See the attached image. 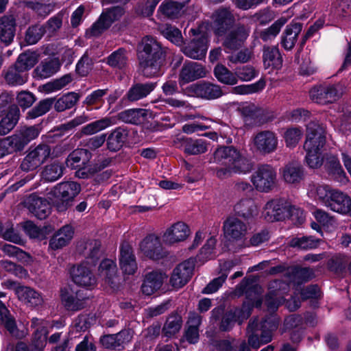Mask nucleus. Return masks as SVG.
I'll return each instance as SVG.
<instances>
[{"mask_svg": "<svg viewBox=\"0 0 351 351\" xmlns=\"http://www.w3.org/2000/svg\"><path fill=\"white\" fill-rule=\"evenodd\" d=\"M16 25V19L12 15L0 19V44L3 47H7L13 42Z\"/></svg>", "mask_w": 351, "mask_h": 351, "instance_id": "nucleus-34", "label": "nucleus"}, {"mask_svg": "<svg viewBox=\"0 0 351 351\" xmlns=\"http://www.w3.org/2000/svg\"><path fill=\"white\" fill-rule=\"evenodd\" d=\"M185 91L189 96L209 101L219 99L225 94L219 85L206 80L190 84Z\"/></svg>", "mask_w": 351, "mask_h": 351, "instance_id": "nucleus-7", "label": "nucleus"}, {"mask_svg": "<svg viewBox=\"0 0 351 351\" xmlns=\"http://www.w3.org/2000/svg\"><path fill=\"white\" fill-rule=\"evenodd\" d=\"M311 99L319 104H331L340 97L335 85L314 86L309 91Z\"/></svg>", "mask_w": 351, "mask_h": 351, "instance_id": "nucleus-23", "label": "nucleus"}, {"mask_svg": "<svg viewBox=\"0 0 351 351\" xmlns=\"http://www.w3.org/2000/svg\"><path fill=\"white\" fill-rule=\"evenodd\" d=\"M194 270L193 262L185 261L178 264L171 273L169 283L174 289H180L191 280Z\"/></svg>", "mask_w": 351, "mask_h": 351, "instance_id": "nucleus-21", "label": "nucleus"}, {"mask_svg": "<svg viewBox=\"0 0 351 351\" xmlns=\"http://www.w3.org/2000/svg\"><path fill=\"white\" fill-rule=\"evenodd\" d=\"M288 19L286 16H281L278 19L268 28L262 30L260 33V38L264 42L274 40L280 33L281 28L287 23Z\"/></svg>", "mask_w": 351, "mask_h": 351, "instance_id": "nucleus-52", "label": "nucleus"}, {"mask_svg": "<svg viewBox=\"0 0 351 351\" xmlns=\"http://www.w3.org/2000/svg\"><path fill=\"white\" fill-rule=\"evenodd\" d=\"M140 249L149 259L159 261L166 256L160 239L154 234L147 235L140 243Z\"/></svg>", "mask_w": 351, "mask_h": 351, "instance_id": "nucleus-19", "label": "nucleus"}, {"mask_svg": "<svg viewBox=\"0 0 351 351\" xmlns=\"http://www.w3.org/2000/svg\"><path fill=\"white\" fill-rule=\"evenodd\" d=\"M324 167L328 177L333 181L340 184H346L348 181V178L337 156L327 155Z\"/></svg>", "mask_w": 351, "mask_h": 351, "instance_id": "nucleus-25", "label": "nucleus"}, {"mask_svg": "<svg viewBox=\"0 0 351 351\" xmlns=\"http://www.w3.org/2000/svg\"><path fill=\"white\" fill-rule=\"evenodd\" d=\"M147 116V110L130 108L119 112L117 118L125 123L138 125L143 123Z\"/></svg>", "mask_w": 351, "mask_h": 351, "instance_id": "nucleus-41", "label": "nucleus"}, {"mask_svg": "<svg viewBox=\"0 0 351 351\" xmlns=\"http://www.w3.org/2000/svg\"><path fill=\"white\" fill-rule=\"evenodd\" d=\"M125 10L123 6L114 5L103 9L98 19L86 29V37H99L108 30L112 25L119 21L124 15Z\"/></svg>", "mask_w": 351, "mask_h": 351, "instance_id": "nucleus-6", "label": "nucleus"}, {"mask_svg": "<svg viewBox=\"0 0 351 351\" xmlns=\"http://www.w3.org/2000/svg\"><path fill=\"white\" fill-rule=\"evenodd\" d=\"M48 332L44 327L37 328L32 334L31 349L32 351H43L47 343Z\"/></svg>", "mask_w": 351, "mask_h": 351, "instance_id": "nucleus-57", "label": "nucleus"}, {"mask_svg": "<svg viewBox=\"0 0 351 351\" xmlns=\"http://www.w3.org/2000/svg\"><path fill=\"white\" fill-rule=\"evenodd\" d=\"M39 55L30 50L21 53L15 63L10 66L5 74L6 82L11 86H19L27 82V77L21 73L32 69L38 62Z\"/></svg>", "mask_w": 351, "mask_h": 351, "instance_id": "nucleus-4", "label": "nucleus"}, {"mask_svg": "<svg viewBox=\"0 0 351 351\" xmlns=\"http://www.w3.org/2000/svg\"><path fill=\"white\" fill-rule=\"evenodd\" d=\"M60 297L62 305L69 311H78L84 308L80 303V299H75L74 291L69 287L60 289Z\"/></svg>", "mask_w": 351, "mask_h": 351, "instance_id": "nucleus-45", "label": "nucleus"}, {"mask_svg": "<svg viewBox=\"0 0 351 351\" xmlns=\"http://www.w3.org/2000/svg\"><path fill=\"white\" fill-rule=\"evenodd\" d=\"M182 317L177 312L170 314L163 326L162 333L163 336L171 338L178 333L182 326Z\"/></svg>", "mask_w": 351, "mask_h": 351, "instance_id": "nucleus-46", "label": "nucleus"}, {"mask_svg": "<svg viewBox=\"0 0 351 351\" xmlns=\"http://www.w3.org/2000/svg\"><path fill=\"white\" fill-rule=\"evenodd\" d=\"M88 119V117L86 115L77 116L66 123L55 126L48 132V136L53 138H61L76 127L87 122Z\"/></svg>", "mask_w": 351, "mask_h": 351, "instance_id": "nucleus-40", "label": "nucleus"}, {"mask_svg": "<svg viewBox=\"0 0 351 351\" xmlns=\"http://www.w3.org/2000/svg\"><path fill=\"white\" fill-rule=\"evenodd\" d=\"M93 61L87 52H85L77 61L75 72L80 77H86L93 69Z\"/></svg>", "mask_w": 351, "mask_h": 351, "instance_id": "nucleus-59", "label": "nucleus"}, {"mask_svg": "<svg viewBox=\"0 0 351 351\" xmlns=\"http://www.w3.org/2000/svg\"><path fill=\"white\" fill-rule=\"evenodd\" d=\"M275 283L276 289L269 290L265 298V303L267 308L273 311H276L280 304L279 300L277 298L278 291L281 289H287L288 287V285L282 281L275 282Z\"/></svg>", "mask_w": 351, "mask_h": 351, "instance_id": "nucleus-55", "label": "nucleus"}, {"mask_svg": "<svg viewBox=\"0 0 351 351\" xmlns=\"http://www.w3.org/2000/svg\"><path fill=\"white\" fill-rule=\"evenodd\" d=\"M326 132L324 127L318 121H311L306 125V140L304 149L320 151L326 144Z\"/></svg>", "mask_w": 351, "mask_h": 351, "instance_id": "nucleus-8", "label": "nucleus"}, {"mask_svg": "<svg viewBox=\"0 0 351 351\" xmlns=\"http://www.w3.org/2000/svg\"><path fill=\"white\" fill-rule=\"evenodd\" d=\"M0 326H3L12 335L19 330L16 319L5 304L0 300Z\"/></svg>", "mask_w": 351, "mask_h": 351, "instance_id": "nucleus-50", "label": "nucleus"}, {"mask_svg": "<svg viewBox=\"0 0 351 351\" xmlns=\"http://www.w3.org/2000/svg\"><path fill=\"white\" fill-rule=\"evenodd\" d=\"M98 275L111 289H119L120 278L115 261L108 258L102 259L98 267Z\"/></svg>", "mask_w": 351, "mask_h": 351, "instance_id": "nucleus-16", "label": "nucleus"}, {"mask_svg": "<svg viewBox=\"0 0 351 351\" xmlns=\"http://www.w3.org/2000/svg\"><path fill=\"white\" fill-rule=\"evenodd\" d=\"M208 43L207 35L203 33L199 36L193 38L189 43H184L181 51L188 58L202 60L206 56Z\"/></svg>", "mask_w": 351, "mask_h": 351, "instance_id": "nucleus-12", "label": "nucleus"}, {"mask_svg": "<svg viewBox=\"0 0 351 351\" xmlns=\"http://www.w3.org/2000/svg\"><path fill=\"white\" fill-rule=\"evenodd\" d=\"M206 75L204 66L195 62H186L179 74V83L182 85L195 81Z\"/></svg>", "mask_w": 351, "mask_h": 351, "instance_id": "nucleus-27", "label": "nucleus"}, {"mask_svg": "<svg viewBox=\"0 0 351 351\" xmlns=\"http://www.w3.org/2000/svg\"><path fill=\"white\" fill-rule=\"evenodd\" d=\"M80 99V95L75 92H68L59 98L50 97L40 100L26 114L27 119H34L50 110L53 106L56 111L63 112L73 108Z\"/></svg>", "mask_w": 351, "mask_h": 351, "instance_id": "nucleus-3", "label": "nucleus"}, {"mask_svg": "<svg viewBox=\"0 0 351 351\" xmlns=\"http://www.w3.org/2000/svg\"><path fill=\"white\" fill-rule=\"evenodd\" d=\"M45 29L38 25L29 26L25 32V40L27 45H35L43 36Z\"/></svg>", "mask_w": 351, "mask_h": 351, "instance_id": "nucleus-61", "label": "nucleus"}, {"mask_svg": "<svg viewBox=\"0 0 351 351\" xmlns=\"http://www.w3.org/2000/svg\"><path fill=\"white\" fill-rule=\"evenodd\" d=\"M234 217L242 218L247 223L254 219L258 214L254 202L250 198L242 199L234 206Z\"/></svg>", "mask_w": 351, "mask_h": 351, "instance_id": "nucleus-35", "label": "nucleus"}, {"mask_svg": "<svg viewBox=\"0 0 351 351\" xmlns=\"http://www.w3.org/2000/svg\"><path fill=\"white\" fill-rule=\"evenodd\" d=\"M129 130L125 126H119L111 130L106 135V147L112 152H117L122 149L128 141Z\"/></svg>", "mask_w": 351, "mask_h": 351, "instance_id": "nucleus-28", "label": "nucleus"}, {"mask_svg": "<svg viewBox=\"0 0 351 351\" xmlns=\"http://www.w3.org/2000/svg\"><path fill=\"white\" fill-rule=\"evenodd\" d=\"M74 235V229L66 224L58 229L50 238L49 247L52 250H57L66 246L72 240Z\"/></svg>", "mask_w": 351, "mask_h": 351, "instance_id": "nucleus-30", "label": "nucleus"}, {"mask_svg": "<svg viewBox=\"0 0 351 351\" xmlns=\"http://www.w3.org/2000/svg\"><path fill=\"white\" fill-rule=\"evenodd\" d=\"M3 147L6 149L5 156L14 152H21L27 145L17 130L10 136L2 138Z\"/></svg>", "mask_w": 351, "mask_h": 351, "instance_id": "nucleus-48", "label": "nucleus"}, {"mask_svg": "<svg viewBox=\"0 0 351 351\" xmlns=\"http://www.w3.org/2000/svg\"><path fill=\"white\" fill-rule=\"evenodd\" d=\"M167 277L165 273L159 270L146 273L141 287L142 293L148 296L155 293L161 288Z\"/></svg>", "mask_w": 351, "mask_h": 351, "instance_id": "nucleus-26", "label": "nucleus"}, {"mask_svg": "<svg viewBox=\"0 0 351 351\" xmlns=\"http://www.w3.org/2000/svg\"><path fill=\"white\" fill-rule=\"evenodd\" d=\"M50 154L51 148L48 145L40 144L26 155L20 168L25 172L34 171L48 159Z\"/></svg>", "mask_w": 351, "mask_h": 351, "instance_id": "nucleus-10", "label": "nucleus"}, {"mask_svg": "<svg viewBox=\"0 0 351 351\" xmlns=\"http://www.w3.org/2000/svg\"><path fill=\"white\" fill-rule=\"evenodd\" d=\"M239 307H234L228 310L221 317V322L219 325V329L221 332L230 331L236 322L239 325L246 320L244 315L240 311Z\"/></svg>", "mask_w": 351, "mask_h": 351, "instance_id": "nucleus-38", "label": "nucleus"}, {"mask_svg": "<svg viewBox=\"0 0 351 351\" xmlns=\"http://www.w3.org/2000/svg\"><path fill=\"white\" fill-rule=\"evenodd\" d=\"M165 38L173 43L180 49L184 44V40L182 35V32L178 27L174 26H167L162 32Z\"/></svg>", "mask_w": 351, "mask_h": 351, "instance_id": "nucleus-60", "label": "nucleus"}, {"mask_svg": "<svg viewBox=\"0 0 351 351\" xmlns=\"http://www.w3.org/2000/svg\"><path fill=\"white\" fill-rule=\"evenodd\" d=\"M25 5L26 8L34 10L38 16L42 18H45L54 9V5L51 3L44 4L33 1H25Z\"/></svg>", "mask_w": 351, "mask_h": 351, "instance_id": "nucleus-62", "label": "nucleus"}, {"mask_svg": "<svg viewBox=\"0 0 351 351\" xmlns=\"http://www.w3.org/2000/svg\"><path fill=\"white\" fill-rule=\"evenodd\" d=\"M15 293L19 300L32 307L41 306L44 302L41 293L30 287L19 285Z\"/></svg>", "mask_w": 351, "mask_h": 351, "instance_id": "nucleus-33", "label": "nucleus"}, {"mask_svg": "<svg viewBox=\"0 0 351 351\" xmlns=\"http://www.w3.org/2000/svg\"><path fill=\"white\" fill-rule=\"evenodd\" d=\"M156 86L157 82H147L141 83L134 82L120 100V107L128 106L130 102H135L145 98L156 88Z\"/></svg>", "mask_w": 351, "mask_h": 351, "instance_id": "nucleus-13", "label": "nucleus"}, {"mask_svg": "<svg viewBox=\"0 0 351 351\" xmlns=\"http://www.w3.org/2000/svg\"><path fill=\"white\" fill-rule=\"evenodd\" d=\"M64 169V167L61 162H53L45 167L42 171V178L46 182H55L62 176Z\"/></svg>", "mask_w": 351, "mask_h": 351, "instance_id": "nucleus-53", "label": "nucleus"}, {"mask_svg": "<svg viewBox=\"0 0 351 351\" xmlns=\"http://www.w3.org/2000/svg\"><path fill=\"white\" fill-rule=\"evenodd\" d=\"M351 197L346 193L339 190L335 191L332 196H330V201L327 207L334 212L347 215L350 210Z\"/></svg>", "mask_w": 351, "mask_h": 351, "instance_id": "nucleus-39", "label": "nucleus"}, {"mask_svg": "<svg viewBox=\"0 0 351 351\" xmlns=\"http://www.w3.org/2000/svg\"><path fill=\"white\" fill-rule=\"evenodd\" d=\"M20 115V110L18 106L14 104L8 113L1 117L0 135L8 134L18 123Z\"/></svg>", "mask_w": 351, "mask_h": 351, "instance_id": "nucleus-43", "label": "nucleus"}, {"mask_svg": "<svg viewBox=\"0 0 351 351\" xmlns=\"http://www.w3.org/2000/svg\"><path fill=\"white\" fill-rule=\"evenodd\" d=\"M252 293H255L254 287H250L245 291L246 300L243 301L241 306L239 307L240 311L242 312V314L244 315V318H246V319L250 317L254 307L260 308L263 304L262 298L258 297L251 298Z\"/></svg>", "mask_w": 351, "mask_h": 351, "instance_id": "nucleus-49", "label": "nucleus"}, {"mask_svg": "<svg viewBox=\"0 0 351 351\" xmlns=\"http://www.w3.org/2000/svg\"><path fill=\"white\" fill-rule=\"evenodd\" d=\"M73 282L78 286L91 287L96 284V278L89 267L78 265L71 271Z\"/></svg>", "mask_w": 351, "mask_h": 351, "instance_id": "nucleus-31", "label": "nucleus"}, {"mask_svg": "<svg viewBox=\"0 0 351 351\" xmlns=\"http://www.w3.org/2000/svg\"><path fill=\"white\" fill-rule=\"evenodd\" d=\"M25 206L38 219H45L51 213V206L45 198L36 194L29 195L24 201Z\"/></svg>", "mask_w": 351, "mask_h": 351, "instance_id": "nucleus-18", "label": "nucleus"}, {"mask_svg": "<svg viewBox=\"0 0 351 351\" xmlns=\"http://www.w3.org/2000/svg\"><path fill=\"white\" fill-rule=\"evenodd\" d=\"M289 202L283 199H274L267 202L264 207L263 216L268 222L282 221L288 215Z\"/></svg>", "mask_w": 351, "mask_h": 351, "instance_id": "nucleus-17", "label": "nucleus"}, {"mask_svg": "<svg viewBox=\"0 0 351 351\" xmlns=\"http://www.w3.org/2000/svg\"><path fill=\"white\" fill-rule=\"evenodd\" d=\"M190 1L191 0H183L182 1L165 0L160 5L158 9V13L169 19H177L181 16V10L188 5Z\"/></svg>", "mask_w": 351, "mask_h": 351, "instance_id": "nucleus-36", "label": "nucleus"}, {"mask_svg": "<svg viewBox=\"0 0 351 351\" xmlns=\"http://www.w3.org/2000/svg\"><path fill=\"white\" fill-rule=\"evenodd\" d=\"M254 142L257 150L265 154L274 152L278 145L276 134L269 130L258 132L254 137Z\"/></svg>", "mask_w": 351, "mask_h": 351, "instance_id": "nucleus-29", "label": "nucleus"}, {"mask_svg": "<svg viewBox=\"0 0 351 351\" xmlns=\"http://www.w3.org/2000/svg\"><path fill=\"white\" fill-rule=\"evenodd\" d=\"M81 190V185L75 181H66L58 184L52 190L53 206L58 213H64L71 209L75 205V197Z\"/></svg>", "mask_w": 351, "mask_h": 351, "instance_id": "nucleus-5", "label": "nucleus"}, {"mask_svg": "<svg viewBox=\"0 0 351 351\" xmlns=\"http://www.w3.org/2000/svg\"><path fill=\"white\" fill-rule=\"evenodd\" d=\"M250 35V29L244 24L237 23L224 36L222 45L224 48L237 51L241 48Z\"/></svg>", "mask_w": 351, "mask_h": 351, "instance_id": "nucleus-11", "label": "nucleus"}, {"mask_svg": "<svg viewBox=\"0 0 351 351\" xmlns=\"http://www.w3.org/2000/svg\"><path fill=\"white\" fill-rule=\"evenodd\" d=\"M263 62L265 69L279 70L282 66V57L278 46H263Z\"/></svg>", "mask_w": 351, "mask_h": 351, "instance_id": "nucleus-37", "label": "nucleus"}, {"mask_svg": "<svg viewBox=\"0 0 351 351\" xmlns=\"http://www.w3.org/2000/svg\"><path fill=\"white\" fill-rule=\"evenodd\" d=\"M119 263L123 274L134 275L138 269V265L132 246L124 241L119 246Z\"/></svg>", "mask_w": 351, "mask_h": 351, "instance_id": "nucleus-15", "label": "nucleus"}, {"mask_svg": "<svg viewBox=\"0 0 351 351\" xmlns=\"http://www.w3.org/2000/svg\"><path fill=\"white\" fill-rule=\"evenodd\" d=\"M213 19V32L218 37L225 36L236 25L234 16L226 8L216 10Z\"/></svg>", "mask_w": 351, "mask_h": 351, "instance_id": "nucleus-14", "label": "nucleus"}, {"mask_svg": "<svg viewBox=\"0 0 351 351\" xmlns=\"http://www.w3.org/2000/svg\"><path fill=\"white\" fill-rule=\"evenodd\" d=\"M282 176L287 183L299 184L304 178V169L300 164L289 162L284 167Z\"/></svg>", "mask_w": 351, "mask_h": 351, "instance_id": "nucleus-44", "label": "nucleus"}, {"mask_svg": "<svg viewBox=\"0 0 351 351\" xmlns=\"http://www.w3.org/2000/svg\"><path fill=\"white\" fill-rule=\"evenodd\" d=\"M138 67L143 76L158 77L167 66V49L151 36H144L137 45Z\"/></svg>", "mask_w": 351, "mask_h": 351, "instance_id": "nucleus-1", "label": "nucleus"}, {"mask_svg": "<svg viewBox=\"0 0 351 351\" xmlns=\"http://www.w3.org/2000/svg\"><path fill=\"white\" fill-rule=\"evenodd\" d=\"M214 162L230 167L235 173H247L254 168L252 160L233 145L219 146L213 153Z\"/></svg>", "mask_w": 351, "mask_h": 351, "instance_id": "nucleus-2", "label": "nucleus"}, {"mask_svg": "<svg viewBox=\"0 0 351 351\" xmlns=\"http://www.w3.org/2000/svg\"><path fill=\"white\" fill-rule=\"evenodd\" d=\"M214 76L221 84L233 86L237 84L238 80L236 72L233 73L226 66L217 63L213 69Z\"/></svg>", "mask_w": 351, "mask_h": 351, "instance_id": "nucleus-47", "label": "nucleus"}, {"mask_svg": "<svg viewBox=\"0 0 351 351\" xmlns=\"http://www.w3.org/2000/svg\"><path fill=\"white\" fill-rule=\"evenodd\" d=\"M319 240L315 239L313 237H295L290 239L289 245L298 250H312L318 246Z\"/></svg>", "mask_w": 351, "mask_h": 351, "instance_id": "nucleus-54", "label": "nucleus"}, {"mask_svg": "<svg viewBox=\"0 0 351 351\" xmlns=\"http://www.w3.org/2000/svg\"><path fill=\"white\" fill-rule=\"evenodd\" d=\"M276 172L269 165H261L252 177V182L257 191L268 193L274 187Z\"/></svg>", "mask_w": 351, "mask_h": 351, "instance_id": "nucleus-9", "label": "nucleus"}, {"mask_svg": "<svg viewBox=\"0 0 351 351\" xmlns=\"http://www.w3.org/2000/svg\"><path fill=\"white\" fill-rule=\"evenodd\" d=\"M23 228L30 238L43 239L45 238V234L47 232L48 227L45 226L43 228H40L32 221H27L25 222ZM49 228L51 229V227L49 226Z\"/></svg>", "mask_w": 351, "mask_h": 351, "instance_id": "nucleus-63", "label": "nucleus"}, {"mask_svg": "<svg viewBox=\"0 0 351 351\" xmlns=\"http://www.w3.org/2000/svg\"><path fill=\"white\" fill-rule=\"evenodd\" d=\"M128 60L126 50L119 48L108 56L106 62L112 68L123 69L127 66Z\"/></svg>", "mask_w": 351, "mask_h": 351, "instance_id": "nucleus-56", "label": "nucleus"}, {"mask_svg": "<svg viewBox=\"0 0 351 351\" xmlns=\"http://www.w3.org/2000/svg\"><path fill=\"white\" fill-rule=\"evenodd\" d=\"M112 124L113 123L110 117H103L82 127L81 129L75 133V137L81 138L84 136L93 135L106 129Z\"/></svg>", "mask_w": 351, "mask_h": 351, "instance_id": "nucleus-42", "label": "nucleus"}, {"mask_svg": "<svg viewBox=\"0 0 351 351\" xmlns=\"http://www.w3.org/2000/svg\"><path fill=\"white\" fill-rule=\"evenodd\" d=\"M18 108L21 107L23 111L30 108L37 98L34 94L27 90L19 92L16 97Z\"/></svg>", "mask_w": 351, "mask_h": 351, "instance_id": "nucleus-64", "label": "nucleus"}, {"mask_svg": "<svg viewBox=\"0 0 351 351\" xmlns=\"http://www.w3.org/2000/svg\"><path fill=\"white\" fill-rule=\"evenodd\" d=\"M60 67L58 58L50 59L49 61L42 62L40 65L37 66L34 73L40 78H47L55 74Z\"/></svg>", "mask_w": 351, "mask_h": 351, "instance_id": "nucleus-51", "label": "nucleus"}, {"mask_svg": "<svg viewBox=\"0 0 351 351\" xmlns=\"http://www.w3.org/2000/svg\"><path fill=\"white\" fill-rule=\"evenodd\" d=\"M176 144L177 147L186 156L199 155L208 150L207 141L202 138L182 136L177 138Z\"/></svg>", "mask_w": 351, "mask_h": 351, "instance_id": "nucleus-20", "label": "nucleus"}, {"mask_svg": "<svg viewBox=\"0 0 351 351\" xmlns=\"http://www.w3.org/2000/svg\"><path fill=\"white\" fill-rule=\"evenodd\" d=\"M223 230L228 240L237 241L245 237L247 226L237 217L229 216L223 223Z\"/></svg>", "mask_w": 351, "mask_h": 351, "instance_id": "nucleus-22", "label": "nucleus"}, {"mask_svg": "<svg viewBox=\"0 0 351 351\" xmlns=\"http://www.w3.org/2000/svg\"><path fill=\"white\" fill-rule=\"evenodd\" d=\"M190 229L184 222H178L172 225L165 232L163 241L169 245L184 241L189 235Z\"/></svg>", "mask_w": 351, "mask_h": 351, "instance_id": "nucleus-32", "label": "nucleus"}, {"mask_svg": "<svg viewBox=\"0 0 351 351\" xmlns=\"http://www.w3.org/2000/svg\"><path fill=\"white\" fill-rule=\"evenodd\" d=\"M302 130L300 127H291L286 130L283 138L287 147H295L302 136Z\"/></svg>", "mask_w": 351, "mask_h": 351, "instance_id": "nucleus-58", "label": "nucleus"}, {"mask_svg": "<svg viewBox=\"0 0 351 351\" xmlns=\"http://www.w3.org/2000/svg\"><path fill=\"white\" fill-rule=\"evenodd\" d=\"M303 24L295 18L286 26L280 36V46L286 51H291L295 46L298 36L302 30Z\"/></svg>", "mask_w": 351, "mask_h": 351, "instance_id": "nucleus-24", "label": "nucleus"}]
</instances>
